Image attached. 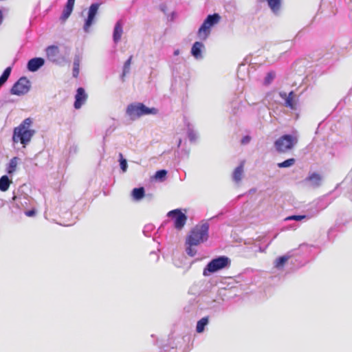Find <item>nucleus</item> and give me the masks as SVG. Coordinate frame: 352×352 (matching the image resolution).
<instances>
[{"label":"nucleus","mask_w":352,"mask_h":352,"mask_svg":"<svg viewBox=\"0 0 352 352\" xmlns=\"http://www.w3.org/2000/svg\"><path fill=\"white\" fill-rule=\"evenodd\" d=\"M32 124V118H28L14 129L12 134L14 143L20 142L23 147H25L30 142L35 134V131L30 129Z\"/></svg>","instance_id":"obj_1"},{"label":"nucleus","mask_w":352,"mask_h":352,"mask_svg":"<svg viewBox=\"0 0 352 352\" xmlns=\"http://www.w3.org/2000/svg\"><path fill=\"white\" fill-rule=\"evenodd\" d=\"M231 265V259L224 255L217 256L212 258L203 270V275L208 276L219 271L227 270Z\"/></svg>","instance_id":"obj_2"},{"label":"nucleus","mask_w":352,"mask_h":352,"mask_svg":"<svg viewBox=\"0 0 352 352\" xmlns=\"http://www.w3.org/2000/svg\"><path fill=\"white\" fill-rule=\"evenodd\" d=\"M209 223L205 222L200 226H196L190 232L186 238V245H198L206 241L208 239Z\"/></svg>","instance_id":"obj_3"},{"label":"nucleus","mask_w":352,"mask_h":352,"mask_svg":"<svg viewBox=\"0 0 352 352\" xmlns=\"http://www.w3.org/2000/svg\"><path fill=\"white\" fill-rule=\"evenodd\" d=\"M298 136L296 133L292 134H284L275 140L274 146L279 153H285L297 144Z\"/></svg>","instance_id":"obj_4"},{"label":"nucleus","mask_w":352,"mask_h":352,"mask_svg":"<svg viewBox=\"0 0 352 352\" xmlns=\"http://www.w3.org/2000/svg\"><path fill=\"white\" fill-rule=\"evenodd\" d=\"M158 112L155 107H147L143 103L136 102L127 106L126 113L131 120H135L146 115H155Z\"/></svg>","instance_id":"obj_5"},{"label":"nucleus","mask_w":352,"mask_h":352,"mask_svg":"<svg viewBox=\"0 0 352 352\" xmlns=\"http://www.w3.org/2000/svg\"><path fill=\"white\" fill-rule=\"evenodd\" d=\"M220 20L221 16L218 13L208 14L204 20L197 31L198 37L201 40H206L210 34L211 28L219 23Z\"/></svg>","instance_id":"obj_6"},{"label":"nucleus","mask_w":352,"mask_h":352,"mask_svg":"<svg viewBox=\"0 0 352 352\" xmlns=\"http://www.w3.org/2000/svg\"><path fill=\"white\" fill-rule=\"evenodd\" d=\"M31 82L25 76L21 77L12 87L10 94L16 96H23L29 92Z\"/></svg>","instance_id":"obj_7"},{"label":"nucleus","mask_w":352,"mask_h":352,"mask_svg":"<svg viewBox=\"0 0 352 352\" xmlns=\"http://www.w3.org/2000/svg\"><path fill=\"white\" fill-rule=\"evenodd\" d=\"M47 57L51 62L58 65H63L69 63V59L64 56L59 55V49L56 45L48 46L46 50Z\"/></svg>","instance_id":"obj_8"},{"label":"nucleus","mask_w":352,"mask_h":352,"mask_svg":"<svg viewBox=\"0 0 352 352\" xmlns=\"http://www.w3.org/2000/svg\"><path fill=\"white\" fill-rule=\"evenodd\" d=\"M167 217L173 221V226L178 230H181L184 227L188 219L187 215L182 212L180 208L169 211Z\"/></svg>","instance_id":"obj_9"},{"label":"nucleus","mask_w":352,"mask_h":352,"mask_svg":"<svg viewBox=\"0 0 352 352\" xmlns=\"http://www.w3.org/2000/svg\"><path fill=\"white\" fill-rule=\"evenodd\" d=\"M100 3H93L89 7L87 17L85 20L83 30L85 32H88L91 26L94 23L95 18L98 14L99 8L100 6Z\"/></svg>","instance_id":"obj_10"},{"label":"nucleus","mask_w":352,"mask_h":352,"mask_svg":"<svg viewBox=\"0 0 352 352\" xmlns=\"http://www.w3.org/2000/svg\"><path fill=\"white\" fill-rule=\"evenodd\" d=\"M242 99L240 93L234 94L230 102V113L232 114V120L237 122L238 118H240L242 109H241Z\"/></svg>","instance_id":"obj_11"},{"label":"nucleus","mask_w":352,"mask_h":352,"mask_svg":"<svg viewBox=\"0 0 352 352\" xmlns=\"http://www.w3.org/2000/svg\"><path fill=\"white\" fill-rule=\"evenodd\" d=\"M212 284L209 281H207L206 280H200L194 284L191 290L195 291L193 292L195 294H197L200 295L209 292L212 288Z\"/></svg>","instance_id":"obj_12"},{"label":"nucleus","mask_w":352,"mask_h":352,"mask_svg":"<svg viewBox=\"0 0 352 352\" xmlns=\"http://www.w3.org/2000/svg\"><path fill=\"white\" fill-rule=\"evenodd\" d=\"M87 99V94L83 87H78L76 90L75 95V101L74 107L76 109H79Z\"/></svg>","instance_id":"obj_13"},{"label":"nucleus","mask_w":352,"mask_h":352,"mask_svg":"<svg viewBox=\"0 0 352 352\" xmlns=\"http://www.w3.org/2000/svg\"><path fill=\"white\" fill-rule=\"evenodd\" d=\"M280 97L285 100L284 105L290 109H296V103L294 102L295 94L293 91H290L288 94L286 92H279Z\"/></svg>","instance_id":"obj_14"},{"label":"nucleus","mask_w":352,"mask_h":352,"mask_svg":"<svg viewBox=\"0 0 352 352\" xmlns=\"http://www.w3.org/2000/svg\"><path fill=\"white\" fill-rule=\"evenodd\" d=\"M45 64V59L41 57H35L30 59L27 63V69L30 72H37Z\"/></svg>","instance_id":"obj_15"},{"label":"nucleus","mask_w":352,"mask_h":352,"mask_svg":"<svg viewBox=\"0 0 352 352\" xmlns=\"http://www.w3.org/2000/svg\"><path fill=\"white\" fill-rule=\"evenodd\" d=\"M204 49V45L201 41H195L191 47L190 54L193 56L196 60H201L204 56L202 54V51Z\"/></svg>","instance_id":"obj_16"},{"label":"nucleus","mask_w":352,"mask_h":352,"mask_svg":"<svg viewBox=\"0 0 352 352\" xmlns=\"http://www.w3.org/2000/svg\"><path fill=\"white\" fill-rule=\"evenodd\" d=\"M122 33L123 23L119 20L116 23L113 32V41L115 43H118L120 41Z\"/></svg>","instance_id":"obj_17"},{"label":"nucleus","mask_w":352,"mask_h":352,"mask_svg":"<svg viewBox=\"0 0 352 352\" xmlns=\"http://www.w3.org/2000/svg\"><path fill=\"white\" fill-rule=\"evenodd\" d=\"M131 196L133 199L135 201L141 200L144 197L151 198V195H145V190L144 187L135 188L131 191Z\"/></svg>","instance_id":"obj_18"},{"label":"nucleus","mask_w":352,"mask_h":352,"mask_svg":"<svg viewBox=\"0 0 352 352\" xmlns=\"http://www.w3.org/2000/svg\"><path fill=\"white\" fill-rule=\"evenodd\" d=\"M74 6V3L67 1L66 5L63 10L62 14L60 17L61 22L64 23L69 17L73 11Z\"/></svg>","instance_id":"obj_19"},{"label":"nucleus","mask_w":352,"mask_h":352,"mask_svg":"<svg viewBox=\"0 0 352 352\" xmlns=\"http://www.w3.org/2000/svg\"><path fill=\"white\" fill-rule=\"evenodd\" d=\"M321 180H322L321 176L316 173H314L311 174L310 175H309L305 179V181L307 182H309L311 186L316 188V187H318L320 185Z\"/></svg>","instance_id":"obj_20"},{"label":"nucleus","mask_w":352,"mask_h":352,"mask_svg":"<svg viewBox=\"0 0 352 352\" xmlns=\"http://www.w3.org/2000/svg\"><path fill=\"white\" fill-rule=\"evenodd\" d=\"M12 200L15 202L16 206L20 208L28 206L29 202V197L25 195H21L19 196H17L14 192Z\"/></svg>","instance_id":"obj_21"},{"label":"nucleus","mask_w":352,"mask_h":352,"mask_svg":"<svg viewBox=\"0 0 352 352\" xmlns=\"http://www.w3.org/2000/svg\"><path fill=\"white\" fill-rule=\"evenodd\" d=\"M282 0H266L272 12L277 15L280 12Z\"/></svg>","instance_id":"obj_22"},{"label":"nucleus","mask_w":352,"mask_h":352,"mask_svg":"<svg viewBox=\"0 0 352 352\" xmlns=\"http://www.w3.org/2000/svg\"><path fill=\"white\" fill-rule=\"evenodd\" d=\"M318 213L316 211L314 214H294L290 215L285 219V221H296L308 220L315 216Z\"/></svg>","instance_id":"obj_23"},{"label":"nucleus","mask_w":352,"mask_h":352,"mask_svg":"<svg viewBox=\"0 0 352 352\" xmlns=\"http://www.w3.org/2000/svg\"><path fill=\"white\" fill-rule=\"evenodd\" d=\"M187 135L191 142H195L198 138L197 133L194 130L193 126L190 122H186Z\"/></svg>","instance_id":"obj_24"},{"label":"nucleus","mask_w":352,"mask_h":352,"mask_svg":"<svg viewBox=\"0 0 352 352\" xmlns=\"http://www.w3.org/2000/svg\"><path fill=\"white\" fill-rule=\"evenodd\" d=\"M81 58L79 55L76 54L74 58L72 76L74 78H78L80 72V64Z\"/></svg>","instance_id":"obj_25"},{"label":"nucleus","mask_w":352,"mask_h":352,"mask_svg":"<svg viewBox=\"0 0 352 352\" xmlns=\"http://www.w3.org/2000/svg\"><path fill=\"white\" fill-rule=\"evenodd\" d=\"M209 323V317L205 316L197 321L196 325V331L199 333H203L206 327Z\"/></svg>","instance_id":"obj_26"},{"label":"nucleus","mask_w":352,"mask_h":352,"mask_svg":"<svg viewBox=\"0 0 352 352\" xmlns=\"http://www.w3.org/2000/svg\"><path fill=\"white\" fill-rule=\"evenodd\" d=\"M12 180L6 175H3L0 177V190L1 192H6L8 190Z\"/></svg>","instance_id":"obj_27"},{"label":"nucleus","mask_w":352,"mask_h":352,"mask_svg":"<svg viewBox=\"0 0 352 352\" xmlns=\"http://www.w3.org/2000/svg\"><path fill=\"white\" fill-rule=\"evenodd\" d=\"M289 258V256L287 255L278 257L274 262V267L278 270H282Z\"/></svg>","instance_id":"obj_28"},{"label":"nucleus","mask_w":352,"mask_h":352,"mask_svg":"<svg viewBox=\"0 0 352 352\" xmlns=\"http://www.w3.org/2000/svg\"><path fill=\"white\" fill-rule=\"evenodd\" d=\"M18 161L19 158L17 157H14L10 160L6 168L8 174L12 175L15 172Z\"/></svg>","instance_id":"obj_29"},{"label":"nucleus","mask_w":352,"mask_h":352,"mask_svg":"<svg viewBox=\"0 0 352 352\" xmlns=\"http://www.w3.org/2000/svg\"><path fill=\"white\" fill-rule=\"evenodd\" d=\"M242 179V162L235 168L232 174V179L234 182L239 183Z\"/></svg>","instance_id":"obj_30"},{"label":"nucleus","mask_w":352,"mask_h":352,"mask_svg":"<svg viewBox=\"0 0 352 352\" xmlns=\"http://www.w3.org/2000/svg\"><path fill=\"white\" fill-rule=\"evenodd\" d=\"M12 72V67H8L3 72L2 74L0 76V88L6 82L8 78L10 76Z\"/></svg>","instance_id":"obj_31"},{"label":"nucleus","mask_w":352,"mask_h":352,"mask_svg":"<svg viewBox=\"0 0 352 352\" xmlns=\"http://www.w3.org/2000/svg\"><path fill=\"white\" fill-rule=\"evenodd\" d=\"M295 162L296 160L294 158H289L282 162L278 163L277 166L280 168H288L292 166L295 164Z\"/></svg>","instance_id":"obj_32"},{"label":"nucleus","mask_w":352,"mask_h":352,"mask_svg":"<svg viewBox=\"0 0 352 352\" xmlns=\"http://www.w3.org/2000/svg\"><path fill=\"white\" fill-rule=\"evenodd\" d=\"M276 77V74L273 71H271V72H269L265 78H264V80H263V84L264 85H269L272 83V82L274 80V79Z\"/></svg>","instance_id":"obj_33"},{"label":"nucleus","mask_w":352,"mask_h":352,"mask_svg":"<svg viewBox=\"0 0 352 352\" xmlns=\"http://www.w3.org/2000/svg\"><path fill=\"white\" fill-rule=\"evenodd\" d=\"M119 157H120L119 163H120V168H121L122 173H125V172H126L127 168H128L127 161L125 158H124L122 153L119 154Z\"/></svg>","instance_id":"obj_34"},{"label":"nucleus","mask_w":352,"mask_h":352,"mask_svg":"<svg viewBox=\"0 0 352 352\" xmlns=\"http://www.w3.org/2000/svg\"><path fill=\"white\" fill-rule=\"evenodd\" d=\"M166 175H167V171L164 169H161V170H159L155 172V173L154 175V178L156 180H159V181L162 182L166 178Z\"/></svg>","instance_id":"obj_35"},{"label":"nucleus","mask_w":352,"mask_h":352,"mask_svg":"<svg viewBox=\"0 0 352 352\" xmlns=\"http://www.w3.org/2000/svg\"><path fill=\"white\" fill-rule=\"evenodd\" d=\"M132 56H130L129 58L125 61L124 66H123V70H122V76H125L126 74H128L130 71V67L131 64L132 60Z\"/></svg>","instance_id":"obj_36"},{"label":"nucleus","mask_w":352,"mask_h":352,"mask_svg":"<svg viewBox=\"0 0 352 352\" xmlns=\"http://www.w3.org/2000/svg\"><path fill=\"white\" fill-rule=\"evenodd\" d=\"M155 226L154 225L149 223L146 224L143 229V233L146 236H150L151 233L154 230Z\"/></svg>","instance_id":"obj_37"},{"label":"nucleus","mask_w":352,"mask_h":352,"mask_svg":"<svg viewBox=\"0 0 352 352\" xmlns=\"http://www.w3.org/2000/svg\"><path fill=\"white\" fill-rule=\"evenodd\" d=\"M183 61V58H176L173 59L171 62L170 67H172L173 70L175 71L177 70L178 67L177 65L181 63Z\"/></svg>","instance_id":"obj_38"},{"label":"nucleus","mask_w":352,"mask_h":352,"mask_svg":"<svg viewBox=\"0 0 352 352\" xmlns=\"http://www.w3.org/2000/svg\"><path fill=\"white\" fill-rule=\"evenodd\" d=\"M188 246L186 248V252L188 255L190 256H195L197 253V250L195 248H192L193 245H187Z\"/></svg>","instance_id":"obj_39"},{"label":"nucleus","mask_w":352,"mask_h":352,"mask_svg":"<svg viewBox=\"0 0 352 352\" xmlns=\"http://www.w3.org/2000/svg\"><path fill=\"white\" fill-rule=\"evenodd\" d=\"M78 151V148L77 146V145L73 144H71L69 147V149H68V151H69V154L70 155H75L77 153Z\"/></svg>","instance_id":"obj_40"},{"label":"nucleus","mask_w":352,"mask_h":352,"mask_svg":"<svg viewBox=\"0 0 352 352\" xmlns=\"http://www.w3.org/2000/svg\"><path fill=\"white\" fill-rule=\"evenodd\" d=\"M25 214L28 217H34L36 214V210L31 209L25 212Z\"/></svg>","instance_id":"obj_41"},{"label":"nucleus","mask_w":352,"mask_h":352,"mask_svg":"<svg viewBox=\"0 0 352 352\" xmlns=\"http://www.w3.org/2000/svg\"><path fill=\"white\" fill-rule=\"evenodd\" d=\"M253 248H254V251L255 252H263V251H264V250H263V249L261 248V247H260V246H259L256 243H255L254 244Z\"/></svg>","instance_id":"obj_42"},{"label":"nucleus","mask_w":352,"mask_h":352,"mask_svg":"<svg viewBox=\"0 0 352 352\" xmlns=\"http://www.w3.org/2000/svg\"><path fill=\"white\" fill-rule=\"evenodd\" d=\"M251 140L250 135H243V144H248Z\"/></svg>","instance_id":"obj_43"},{"label":"nucleus","mask_w":352,"mask_h":352,"mask_svg":"<svg viewBox=\"0 0 352 352\" xmlns=\"http://www.w3.org/2000/svg\"><path fill=\"white\" fill-rule=\"evenodd\" d=\"M179 54H180V50L179 49L175 50L174 52H173V55L175 56H179Z\"/></svg>","instance_id":"obj_44"},{"label":"nucleus","mask_w":352,"mask_h":352,"mask_svg":"<svg viewBox=\"0 0 352 352\" xmlns=\"http://www.w3.org/2000/svg\"><path fill=\"white\" fill-rule=\"evenodd\" d=\"M3 13H2V11L0 10V25L1 24L2 21H3Z\"/></svg>","instance_id":"obj_45"},{"label":"nucleus","mask_w":352,"mask_h":352,"mask_svg":"<svg viewBox=\"0 0 352 352\" xmlns=\"http://www.w3.org/2000/svg\"><path fill=\"white\" fill-rule=\"evenodd\" d=\"M348 8L349 10H352V0H350V3H349Z\"/></svg>","instance_id":"obj_46"},{"label":"nucleus","mask_w":352,"mask_h":352,"mask_svg":"<svg viewBox=\"0 0 352 352\" xmlns=\"http://www.w3.org/2000/svg\"><path fill=\"white\" fill-rule=\"evenodd\" d=\"M242 65V63L239 64V67H240ZM237 76L239 78V68H238L237 70Z\"/></svg>","instance_id":"obj_47"},{"label":"nucleus","mask_w":352,"mask_h":352,"mask_svg":"<svg viewBox=\"0 0 352 352\" xmlns=\"http://www.w3.org/2000/svg\"><path fill=\"white\" fill-rule=\"evenodd\" d=\"M4 103H5V101L0 100V109L3 106Z\"/></svg>","instance_id":"obj_48"},{"label":"nucleus","mask_w":352,"mask_h":352,"mask_svg":"<svg viewBox=\"0 0 352 352\" xmlns=\"http://www.w3.org/2000/svg\"><path fill=\"white\" fill-rule=\"evenodd\" d=\"M67 1L71 2V3H75V0H67Z\"/></svg>","instance_id":"obj_49"},{"label":"nucleus","mask_w":352,"mask_h":352,"mask_svg":"<svg viewBox=\"0 0 352 352\" xmlns=\"http://www.w3.org/2000/svg\"><path fill=\"white\" fill-rule=\"evenodd\" d=\"M243 243L247 244V243H248V242H246V241H243Z\"/></svg>","instance_id":"obj_50"}]
</instances>
